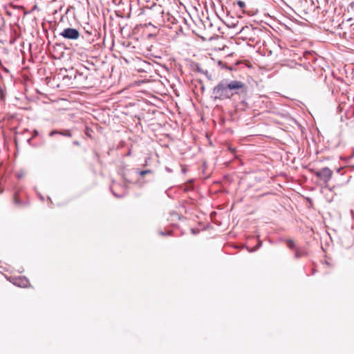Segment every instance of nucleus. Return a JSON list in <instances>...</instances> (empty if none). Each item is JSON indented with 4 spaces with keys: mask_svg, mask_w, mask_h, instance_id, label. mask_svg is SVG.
<instances>
[{
    "mask_svg": "<svg viewBox=\"0 0 354 354\" xmlns=\"http://www.w3.org/2000/svg\"><path fill=\"white\" fill-rule=\"evenodd\" d=\"M228 90L231 92L242 89L245 87V84L241 81H232L229 84H226Z\"/></svg>",
    "mask_w": 354,
    "mask_h": 354,
    "instance_id": "nucleus-4",
    "label": "nucleus"
},
{
    "mask_svg": "<svg viewBox=\"0 0 354 354\" xmlns=\"http://www.w3.org/2000/svg\"><path fill=\"white\" fill-rule=\"evenodd\" d=\"M295 256H296L297 258L300 257V254H299L298 248H295Z\"/></svg>",
    "mask_w": 354,
    "mask_h": 354,
    "instance_id": "nucleus-13",
    "label": "nucleus"
},
{
    "mask_svg": "<svg viewBox=\"0 0 354 354\" xmlns=\"http://www.w3.org/2000/svg\"><path fill=\"white\" fill-rule=\"evenodd\" d=\"M151 173V171L147 169V170H143V171H140L139 172V174L141 176H144L145 175L147 174H149Z\"/></svg>",
    "mask_w": 354,
    "mask_h": 354,
    "instance_id": "nucleus-11",
    "label": "nucleus"
},
{
    "mask_svg": "<svg viewBox=\"0 0 354 354\" xmlns=\"http://www.w3.org/2000/svg\"><path fill=\"white\" fill-rule=\"evenodd\" d=\"M214 93L215 94L216 97L219 99H230L234 95V92H231L228 90L226 84L223 82H220L214 87ZM235 93H237L235 92Z\"/></svg>",
    "mask_w": 354,
    "mask_h": 354,
    "instance_id": "nucleus-1",
    "label": "nucleus"
},
{
    "mask_svg": "<svg viewBox=\"0 0 354 354\" xmlns=\"http://www.w3.org/2000/svg\"><path fill=\"white\" fill-rule=\"evenodd\" d=\"M13 201L15 205L17 207H21L24 205L22 201L21 200L20 194L19 192H15L13 196Z\"/></svg>",
    "mask_w": 354,
    "mask_h": 354,
    "instance_id": "nucleus-7",
    "label": "nucleus"
},
{
    "mask_svg": "<svg viewBox=\"0 0 354 354\" xmlns=\"http://www.w3.org/2000/svg\"><path fill=\"white\" fill-rule=\"evenodd\" d=\"M12 283L15 285L21 288H26L29 286L28 280L24 277L16 278L14 279Z\"/></svg>",
    "mask_w": 354,
    "mask_h": 354,
    "instance_id": "nucleus-6",
    "label": "nucleus"
},
{
    "mask_svg": "<svg viewBox=\"0 0 354 354\" xmlns=\"http://www.w3.org/2000/svg\"><path fill=\"white\" fill-rule=\"evenodd\" d=\"M59 35L67 39L76 40L79 39L80 35L77 29L73 28H67L64 29L59 33Z\"/></svg>",
    "mask_w": 354,
    "mask_h": 354,
    "instance_id": "nucleus-3",
    "label": "nucleus"
},
{
    "mask_svg": "<svg viewBox=\"0 0 354 354\" xmlns=\"http://www.w3.org/2000/svg\"><path fill=\"white\" fill-rule=\"evenodd\" d=\"M236 4L239 6V7L240 8V9L244 12V10L246 7V5H245V3L243 1H241V0H239L236 1Z\"/></svg>",
    "mask_w": 354,
    "mask_h": 354,
    "instance_id": "nucleus-9",
    "label": "nucleus"
},
{
    "mask_svg": "<svg viewBox=\"0 0 354 354\" xmlns=\"http://www.w3.org/2000/svg\"><path fill=\"white\" fill-rule=\"evenodd\" d=\"M286 243L287 246L290 249H295L296 248L295 244V242H294L293 240H292V239H287L286 241Z\"/></svg>",
    "mask_w": 354,
    "mask_h": 354,
    "instance_id": "nucleus-8",
    "label": "nucleus"
},
{
    "mask_svg": "<svg viewBox=\"0 0 354 354\" xmlns=\"http://www.w3.org/2000/svg\"><path fill=\"white\" fill-rule=\"evenodd\" d=\"M344 16L348 21H354V2L351 3L348 6Z\"/></svg>",
    "mask_w": 354,
    "mask_h": 354,
    "instance_id": "nucleus-5",
    "label": "nucleus"
},
{
    "mask_svg": "<svg viewBox=\"0 0 354 354\" xmlns=\"http://www.w3.org/2000/svg\"><path fill=\"white\" fill-rule=\"evenodd\" d=\"M310 171L314 174L320 180H322L326 186L328 183L331 180L333 172L328 167H324L320 170L310 169Z\"/></svg>",
    "mask_w": 354,
    "mask_h": 354,
    "instance_id": "nucleus-2",
    "label": "nucleus"
},
{
    "mask_svg": "<svg viewBox=\"0 0 354 354\" xmlns=\"http://www.w3.org/2000/svg\"><path fill=\"white\" fill-rule=\"evenodd\" d=\"M60 133H62V131H53L50 133L49 136H53L55 134H60Z\"/></svg>",
    "mask_w": 354,
    "mask_h": 354,
    "instance_id": "nucleus-12",
    "label": "nucleus"
},
{
    "mask_svg": "<svg viewBox=\"0 0 354 354\" xmlns=\"http://www.w3.org/2000/svg\"><path fill=\"white\" fill-rule=\"evenodd\" d=\"M37 131H35V135H37Z\"/></svg>",
    "mask_w": 354,
    "mask_h": 354,
    "instance_id": "nucleus-14",
    "label": "nucleus"
},
{
    "mask_svg": "<svg viewBox=\"0 0 354 354\" xmlns=\"http://www.w3.org/2000/svg\"><path fill=\"white\" fill-rule=\"evenodd\" d=\"M60 135H62V136H66V137H71L72 136V133H71V131L70 130H65L64 131H62V133H60Z\"/></svg>",
    "mask_w": 354,
    "mask_h": 354,
    "instance_id": "nucleus-10",
    "label": "nucleus"
}]
</instances>
